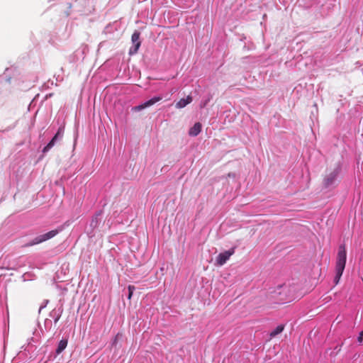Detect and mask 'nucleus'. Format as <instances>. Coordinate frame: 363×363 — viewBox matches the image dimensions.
<instances>
[{"label": "nucleus", "mask_w": 363, "mask_h": 363, "mask_svg": "<svg viewBox=\"0 0 363 363\" xmlns=\"http://www.w3.org/2000/svg\"><path fill=\"white\" fill-rule=\"evenodd\" d=\"M62 129L59 128L57 133L55 135V136L52 138V140L48 143V144L43 148V152L45 153L48 152L56 143V142L62 138Z\"/></svg>", "instance_id": "nucleus-5"}, {"label": "nucleus", "mask_w": 363, "mask_h": 363, "mask_svg": "<svg viewBox=\"0 0 363 363\" xmlns=\"http://www.w3.org/2000/svg\"><path fill=\"white\" fill-rule=\"evenodd\" d=\"M159 100V98L158 97H154L153 99L146 101L145 103L141 104V105H139V106H135L133 108V111H140L146 107H148L152 104H154L156 101H157Z\"/></svg>", "instance_id": "nucleus-7"}, {"label": "nucleus", "mask_w": 363, "mask_h": 363, "mask_svg": "<svg viewBox=\"0 0 363 363\" xmlns=\"http://www.w3.org/2000/svg\"><path fill=\"white\" fill-rule=\"evenodd\" d=\"M192 101V98L190 96H188L186 99H181L177 104L176 107L178 108H182L185 107L187 104L191 103Z\"/></svg>", "instance_id": "nucleus-8"}, {"label": "nucleus", "mask_w": 363, "mask_h": 363, "mask_svg": "<svg viewBox=\"0 0 363 363\" xmlns=\"http://www.w3.org/2000/svg\"><path fill=\"white\" fill-rule=\"evenodd\" d=\"M357 341L360 343H363V330L359 333V335L357 338Z\"/></svg>", "instance_id": "nucleus-12"}, {"label": "nucleus", "mask_w": 363, "mask_h": 363, "mask_svg": "<svg viewBox=\"0 0 363 363\" xmlns=\"http://www.w3.org/2000/svg\"><path fill=\"white\" fill-rule=\"evenodd\" d=\"M59 233L58 230H52L50 232H48L45 234L40 235L35 238L32 242L28 245V246H31L33 245L39 244L43 242H45L49 239H51L52 238L55 237L56 235Z\"/></svg>", "instance_id": "nucleus-2"}, {"label": "nucleus", "mask_w": 363, "mask_h": 363, "mask_svg": "<svg viewBox=\"0 0 363 363\" xmlns=\"http://www.w3.org/2000/svg\"><path fill=\"white\" fill-rule=\"evenodd\" d=\"M347 259V253L345 247L344 245L339 246L338 252L336 259L335 265V277L334 278V282L335 284L339 283L340 277L344 272Z\"/></svg>", "instance_id": "nucleus-1"}, {"label": "nucleus", "mask_w": 363, "mask_h": 363, "mask_svg": "<svg viewBox=\"0 0 363 363\" xmlns=\"http://www.w3.org/2000/svg\"><path fill=\"white\" fill-rule=\"evenodd\" d=\"M52 96V94H50L49 95L45 96V99H48V97H50Z\"/></svg>", "instance_id": "nucleus-13"}, {"label": "nucleus", "mask_w": 363, "mask_h": 363, "mask_svg": "<svg viewBox=\"0 0 363 363\" xmlns=\"http://www.w3.org/2000/svg\"><path fill=\"white\" fill-rule=\"evenodd\" d=\"M201 128H202V125L201 123L198 122V123H196L193 127H191L189 130V135L190 136H196L198 135L200 132L201 131Z\"/></svg>", "instance_id": "nucleus-6"}, {"label": "nucleus", "mask_w": 363, "mask_h": 363, "mask_svg": "<svg viewBox=\"0 0 363 363\" xmlns=\"http://www.w3.org/2000/svg\"><path fill=\"white\" fill-rule=\"evenodd\" d=\"M338 174L339 169L337 168L333 169L330 173L327 174L323 179V184L325 187H329L333 185Z\"/></svg>", "instance_id": "nucleus-3"}, {"label": "nucleus", "mask_w": 363, "mask_h": 363, "mask_svg": "<svg viewBox=\"0 0 363 363\" xmlns=\"http://www.w3.org/2000/svg\"><path fill=\"white\" fill-rule=\"evenodd\" d=\"M284 329V325H278L274 330H273L269 335H270V337H274L275 336H277V335L280 334Z\"/></svg>", "instance_id": "nucleus-10"}, {"label": "nucleus", "mask_w": 363, "mask_h": 363, "mask_svg": "<svg viewBox=\"0 0 363 363\" xmlns=\"http://www.w3.org/2000/svg\"><path fill=\"white\" fill-rule=\"evenodd\" d=\"M67 340L63 339L61 340L58 344L57 348L56 350V353L57 354H60L67 347Z\"/></svg>", "instance_id": "nucleus-9"}, {"label": "nucleus", "mask_w": 363, "mask_h": 363, "mask_svg": "<svg viewBox=\"0 0 363 363\" xmlns=\"http://www.w3.org/2000/svg\"><path fill=\"white\" fill-rule=\"evenodd\" d=\"M128 298L130 299L133 296V291L135 289V287L134 286L129 285L128 287Z\"/></svg>", "instance_id": "nucleus-11"}, {"label": "nucleus", "mask_w": 363, "mask_h": 363, "mask_svg": "<svg viewBox=\"0 0 363 363\" xmlns=\"http://www.w3.org/2000/svg\"><path fill=\"white\" fill-rule=\"evenodd\" d=\"M235 253V247L230 249L229 250L225 251L224 252L220 253L216 257V264L219 266L223 265Z\"/></svg>", "instance_id": "nucleus-4"}]
</instances>
